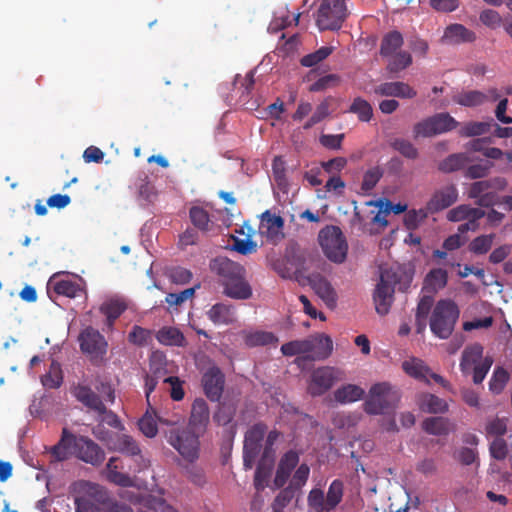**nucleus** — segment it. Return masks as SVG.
<instances>
[{
  "mask_svg": "<svg viewBox=\"0 0 512 512\" xmlns=\"http://www.w3.org/2000/svg\"><path fill=\"white\" fill-rule=\"evenodd\" d=\"M332 52V47L323 46L315 52L303 56L300 60V63L304 67H313L325 60Z\"/></svg>",
  "mask_w": 512,
  "mask_h": 512,
  "instance_id": "51",
  "label": "nucleus"
},
{
  "mask_svg": "<svg viewBox=\"0 0 512 512\" xmlns=\"http://www.w3.org/2000/svg\"><path fill=\"white\" fill-rule=\"evenodd\" d=\"M144 506L154 512H179L173 506L168 504L162 497L149 495L144 500Z\"/></svg>",
  "mask_w": 512,
  "mask_h": 512,
  "instance_id": "53",
  "label": "nucleus"
},
{
  "mask_svg": "<svg viewBox=\"0 0 512 512\" xmlns=\"http://www.w3.org/2000/svg\"><path fill=\"white\" fill-rule=\"evenodd\" d=\"M402 369L410 377L425 382L426 384H430L429 378H431L442 387L446 389L450 388V383L447 380L441 375L432 372L425 362L419 358L412 357L405 360L402 363Z\"/></svg>",
  "mask_w": 512,
  "mask_h": 512,
  "instance_id": "11",
  "label": "nucleus"
},
{
  "mask_svg": "<svg viewBox=\"0 0 512 512\" xmlns=\"http://www.w3.org/2000/svg\"><path fill=\"white\" fill-rule=\"evenodd\" d=\"M267 426L263 423L254 424L245 434L244 447L251 454L258 455L262 446Z\"/></svg>",
  "mask_w": 512,
  "mask_h": 512,
  "instance_id": "27",
  "label": "nucleus"
},
{
  "mask_svg": "<svg viewBox=\"0 0 512 512\" xmlns=\"http://www.w3.org/2000/svg\"><path fill=\"white\" fill-rule=\"evenodd\" d=\"M494 239L493 233L477 236L469 243L468 249L475 255H484L492 248Z\"/></svg>",
  "mask_w": 512,
  "mask_h": 512,
  "instance_id": "43",
  "label": "nucleus"
},
{
  "mask_svg": "<svg viewBox=\"0 0 512 512\" xmlns=\"http://www.w3.org/2000/svg\"><path fill=\"white\" fill-rule=\"evenodd\" d=\"M299 463V454L294 450L287 451L280 459L276 470L274 484L276 487H283L288 481L291 472Z\"/></svg>",
  "mask_w": 512,
  "mask_h": 512,
  "instance_id": "20",
  "label": "nucleus"
},
{
  "mask_svg": "<svg viewBox=\"0 0 512 512\" xmlns=\"http://www.w3.org/2000/svg\"><path fill=\"white\" fill-rule=\"evenodd\" d=\"M455 103L465 107H476L484 104L488 96L478 90L462 92L453 97Z\"/></svg>",
  "mask_w": 512,
  "mask_h": 512,
  "instance_id": "37",
  "label": "nucleus"
},
{
  "mask_svg": "<svg viewBox=\"0 0 512 512\" xmlns=\"http://www.w3.org/2000/svg\"><path fill=\"white\" fill-rule=\"evenodd\" d=\"M311 346L309 355L305 359L309 360H325L333 350V341L326 334H316L308 337Z\"/></svg>",
  "mask_w": 512,
  "mask_h": 512,
  "instance_id": "19",
  "label": "nucleus"
},
{
  "mask_svg": "<svg viewBox=\"0 0 512 512\" xmlns=\"http://www.w3.org/2000/svg\"><path fill=\"white\" fill-rule=\"evenodd\" d=\"M340 82V77L336 74H328L321 78H319L316 82H314L310 87V92H320L324 91L327 88L337 86Z\"/></svg>",
  "mask_w": 512,
  "mask_h": 512,
  "instance_id": "60",
  "label": "nucleus"
},
{
  "mask_svg": "<svg viewBox=\"0 0 512 512\" xmlns=\"http://www.w3.org/2000/svg\"><path fill=\"white\" fill-rule=\"evenodd\" d=\"M283 226V218L267 210L261 215L259 233L265 237L267 241L277 244L284 238Z\"/></svg>",
  "mask_w": 512,
  "mask_h": 512,
  "instance_id": "14",
  "label": "nucleus"
},
{
  "mask_svg": "<svg viewBox=\"0 0 512 512\" xmlns=\"http://www.w3.org/2000/svg\"><path fill=\"white\" fill-rule=\"evenodd\" d=\"M207 316L215 325H229L236 321V312L232 305L216 303L208 311Z\"/></svg>",
  "mask_w": 512,
  "mask_h": 512,
  "instance_id": "25",
  "label": "nucleus"
},
{
  "mask_svg": "<svg viewBox=\"0 0 512 512\" xmlns=\"http://www.w3.org/2000/svg\"><path fill=\"white\" fill-rule=\"evenodd\" d=\"M492 167L493 163L489 161H486L485 163L473 164L467 167L464 176L469 179H481L489 174Z\"/></svg>",
  "mask_w": 512,
  "mask_h": 512,
  "instance_id": "58",
  "label": "nucleus"
},
{
  "mask_svg": "<svg viewBox=\"0 0 512 512\" xmlns=\"http://www.w3.org/2000/svg\"><path fill=\"white\" fill-rule=\"evenodd\" d=\"M152 332L141 326L135 325L128 334L129 342L137 346H145L151 339Z\"/></svg>",
  "mask_w": 512,
  "mask_h": 512,
  "instance_id": "54",
  "label": "nucleus"
},
{
  "mask_svg": "<svg viewBox=\"0 0 512 512\" xmlns=\"http://www.w3.org/2000/svg\"><path fill=\"white\" fill-rule=\"evenodd\" d=\"M307 502L308 506L315 512H330L326 505V497L321 489H312L308 494Z\"/></svg>",
  "mask_w": 512,
  "mask_h": 512,
  "instance_id": "50",
  "label": "nucleus"
},
{
  "mask_svg": "<svg viewBox=\"0 0 512 512\" xmlns=\"http://www.w3.org/2000/svg\"><path fill=\"white\" fill-rule=\"evenodd\" d=\"M318 242L324 255L336 264L343 263L347 258L348 243L338 226L327 225L319 231Z\"/></svg>",
  "mask_w": 512,
  "mask_h": 512,
  "instance_id": "4",
  "label": "nucleus"
},
{
  "mask_svg": "<svg viewBox=\"0 0 512 512\" xmlns=\"http://www.w3.org/2000/svg\"><path fill=\"white\" fill-rule=\"evenodd\" d=\"M139 430L148 438H153L157 435L158 427L154 417L149 413V410L138 421Z\"/></svg>",
  "mask_w": 512,
  "mask_h": 512,
  "instance_id": "56",
  "label": "nucleus"
},
{
  "mask_svg": "<svg viewBox=\"0 0 512 512\" xmlns=\"http://www.w3.org/2000/svg\"><path fill=\"white\" fill-rule=\"evenodd\" d=\"M443 38L450 43L472 42L475 34L461 24H452L446 28Z\"/></svg>",
  "mask_w": 512,
  "mask_h": 512,
  "instance_id": "32",
  "label": "nucleus"
},
{
  "mask_svg": "<svg viewBox=\"0 0 512 512\" xmlns=\"http://www.w3.org/2000/svg\"><path fill=\"white\" fill-rule=\"evenodd\" d=\"M484 347L480 343L467 345L462 351L460 370L464 375L472 374L473 383L481 384L493 365L491 356L483 357Z\"/></svg>",
  "mask_w": 512,
  "mask_h": 512,
  "instance_id": "3",
  "label": "nucleus"
},
{
  "mask_svg": "<svg viewBox=\"0 0 512 512\" xmlns=\"http://www.w3.org/2000/svg\"><path fill=\"white\" fill-rule=\"evenodd\" d=\"M138 196L147 204L154 203L157 198V192L153 184L148 181L142 182L138 188Z\"/></svg>",
  "mask_w": 512,
  "mask_h": 512,
  "instance_id": "64",
  "label": "nucleus"
},
{
  "mask_svg": "<svg viewBox=\"0 0 512 512\" xmlns=\"http://www.w3.org/2000/svg\"><path fill=\"white\" fill-rule=\"evenodd\" d=\"M390 390L391 386L386 382L374 384L364 402V411L370 415L383 414L389 408L387 396Z\"/></svg>",
  "mask_w": 512,
  "mask_h": 512,
  "instance_id": "13",
  "label": "nucleus"
},
{
  "mask_svg": "<svg viewBox=\"0 0 512 512\" xmlns=\"http://www.w3.org/2000/svg\"><path fill=\"white\" fill-rule=\"evenodd\" d=\"M459 315L460 310L454 301L439 300L431 313L429 321L431 332L439 339H448L454 331Z\"/></svg>",
  "mask_w": 512,
  "mask_h": 512,
  "instance_id": "2",
  "label": "nucleus"
},
{
  "mask_svg": "<svg viewBox=\"0 0 512 512\" xmlns=\"http://www.w3.org/2000/svg\"><path fill=\"white\" fill-rule=\"evenodd\" d=\"M73 394L75 398L87 408L95 412H105V405L99 395H97L90 387L78 385L74 388Z\"/></svg>",
  "mask_w": 512,
  "mask_h": 512,
  "instance_id": "26",
  "label": "nucleus"
},
{
  "mask_svg": "<svg viewBox=\"0 0 512 512\" xmlns=\"http://www.w3.org/2000/svg\"><path fill=\"white\" fill-rule=\"evenodd\" d=\"M41 382L45 388H59L63 382V375L60 365L56 362H52L49 371L41 377Z\"/></svg>",
  "mask_w": 512,
  "mask_h": 512,
  "instance_id": "44",
  "label": "nucleus"
},
{
  "mask_svg": "<svg viewBox=\"0 0 512 512\" xmlns=\"http://www.w3.org/2000/svg\"><path fill=\"white\" fill-rule=\"evenodd\" d=\"M416 404L422 412L430 414H443L449 408L446 400L427 392L419 393L416 396Z\"/></svg>",
  "mask_w": 512,
  "mask_h": 512,
  "instance_id": "24",
  "label": "nucleus"
},
{
  "mask_svg": "<svg viewBox=\"0 0 512 512\" xmlns=\"http://www.w3.org/2000/svg\"><path fill=\"white\" fill-rule=\"evenodd\" d=\"M236 408L231 403H220L213 419L218 425L225 426L234 418Z\"/></svg>",
  "mask_w": 512,
  "mask_h": 512,
  "instance_id": "52",
  "label": "nucleus"
},
{
  "mask_svg": "<svg viewBox=\"0 0 512 512\" xmlns=\"http://www.w3.org/2000/svg\"><path fill=\"white\" fill-rule=\"evenodd\" d=\"M364 393L361 387L354 384H347L334 392V398L337 402L345 404L360 400Z\"/></svg>",
  "mask_w": 512,
  "mask_h": 512,
  "instance_id": "33",
  "label": "nucleus"
},
{
  "mask_svg": "<svg viewBox=\"0 0 512 512\" xmlns=\"http://www.w3.org/2000/svg\"><path fill=\"white\" fill-rule=\"evenodd\" d=\"M202 433L187 426L172 427L167 433L168 443L186 460L193 461L199 454V437Z\"/></svg>",
  "mask_w": 512,
  "mask_h": 512,
  "instance_id": "5",
  "label": "nucleus"
},
{
  "mask_svg": "<svg viewBox=\"0 0 512 512\" xmlns=\"http://www.w3.org/2000/svg\"><path fill=\"white\" fill-rule=\"evenodd\" d=\"M490 124L487 122L470 121L464 123L458 131L461 137L480 136L489 131Z\"/></svg>",
  "mask_w": 512,
  "mask_h": 512,
  "instance_id": "47",
  "label": "nucleus"
},
{
  "mask_svg": "<svg viewBox=\"0 0 512 512\" xmlns=\"http://www.w3.org/2000/svg\"><path fill=\"white\" fill-rule=\"evenodd\" d=\"M374 93L378 96L398 97L402 99H412L417 95L413 87L401 81L381 83L374 88Z\"/></svg>",
  "mask_w": 512,
  "mask_h": 512,
  "instance_id": "18",
  "label": "nucleus"
},
{
  "mask_svg": "<svg viewBox=\"0 0 512 512\" xmlns=\"http://www.w3.org/2000/svg\"><path fill=\"white\" fill-rule=\"evenodd\" d=\"M382 177V171L379 167H374L366 171L363 177L361 188L368 192L372 190Z\"/></svg>",
  "mask_w": 512,
  "mask_h": 512,
  "instance_id": "61",
  "label": "nucleus"
},
{
  "mask_svg": "<svg viewBox=\"0 0 512 512\" xmlns=\"http://www.w3.org/2000/svg\"><path fill=\"white\" fill-rule=\"evenodd\" d=\"M189 218L193 226L202 232H209L214 226L209 212L201 206H192L189 209Z\"/></svg>",
  "mask_w": 512,
  "mask_h": 512,
  "instance_id": "29",
  "label": "nucleus"
},
{
  "mask_svg": "<svg viewBox=\"0 0 512 512\" xmlns=\"http://www.w3.org/2000/svg\"><path fill=\"white\" fill-rule=\"evenodd\" d=\"M329 107H330V104H329L328 100L322 101L316 107V110L314 111L313 115L304 124L303 128L308 130V129L312 128L314 125H316L319 122H321L326 117H328L329 114H330Z\"/></svg>",
  "mask_w": 512,
  "mask_h": 512,
  "instance_id": "55",
  "label": "nucleus"
},
{
  "mask_svg": "<svg viewBox=\"0 0 512 512\" xmlns=\"http://www.w3.org/2000/svg\"><path fill=\"white\" fill-rule=\"evenodd\" d=\"M125 310V303L118 299H111L106 301L100 307L101 313L104 314L107 318L106 322L108 327H112L115 320L119 318Z\"/></svg>",
  "mask_w": 512,
  "mask_h": 512,
  "instance_id": "35",
  "label": "nucleus"
},
{
  "mask_svg": "<svg viewBox=\"0 0 512 512\" xmlns=\"http://www.w3.org/2000/svg\"><path fill=\"white\" fill-rule=\"evenodd\" d=\"M336 380L335 370L331 367H320L313 371L308 391L312 396H320L327 392Z\"/></svg>",
  "mask_w": 512,
  "mask_h": 512,
  "instance_id": "15",
  "label": "nucleus"
},
{
  "mask_svg": "<svg viewBox=\"0 0 512 512\" xmlns=\"http://www.w3.org/2000/svg\"><path fill=\"white\" fill-rule=\"evenodd\" d=\"M509 378V373L503 367L497 366L489 381V390L493 394H500L508 383Z\"/></svg>",
  "mask_w": 512,
  "mask_h": 512,
  "instance_id": "46",
  "label": "nucleus"
},
{
  "mask_svg": "<svg viewBox=\"0 0 512 512\" xmlns=\"http://www.w3.org/2000/svg\"><path fill=\"white\" fill-rule=\"evenodd\" d=\"M392 147L398 151L401 155L408 159H416L418 157L417 148L406 139H395L392 142Z\"/></svg>",
  "mask_w": 512,
  "mask_h": 512,
  "instance_id": "57",
  "label": "nucleus"
},
{
  "mask_svg": "<svg viewBox=\"0 0 512 512\" xmlns=\"http://www.w3.org/2000/svg\"><path fill=\"white\" fill-rule=\"evenodd\" d=\"M195 288H187L179 293L167 294L165 301L170 306H178L194 296Z\"/></svg>",
  "mask_w": 512,
  "mask_h": 512,
  "instance_id": "63",
  "label": "nucleus"
},
{
  "mask_svg": "<svg viewBox=\"0 0 512 512\" xmlns=\"http://www.w3.org/2000/svg\"><path fill=\"white\" fill-rule=\"evenodd\" d=\"M156 339L167 346H183L185 342L184 335L175 327L161 328L156 334Z\"/></svg>",
  "mask_w": 512,
  "mask_h": 512,
  "instance_id": "34",
  "label": "nucleus"
},
{
  "mask_svg": "<svg viewBox=\"0 0 512 512\" xmlns=\"http://www.w3.org/2000/svg\"><path fill=\"white\" fill-rule=\"evenodd\" d=\"M411 63V55L406 51H401L392 55L388 62L387 70L392 73H397L407 68Z\"/></svg>",
  "mask_w": 512,
  "mask_h": 512,
  "instance_id": "48",
  "label": "nucleus"
},
{
  "mask_svg": "<svg viewBox=\"0 0 512 512\" xmlns=\"http://www.w3.org/2000/svg\"><path fill=\"white\" fill-rule=\"evenodd\" d=\"M422 429L435 436H445L455 430V425L444 417H429L422 422Z\"/></svg>",
  "mask_w": 512,
  "mask_h": 512,
  "instance_id": "28",
  "label": "nucleus"
},
{
  "mask_svg": "<svg viewBox=\"0 0 512 512\" xmlns=\"http://www.w3.org/2000/svg\"><path fill=\"white\" fill-rule=\"evenodd\" d=\"M272 173L274 181L279 189L286 191L288 188V179L286 177V163L281 156H276L272 162Z\"/></svg>",
  "mask_w": 512,
  "mask_h": 512,
  "instance_id": "45",
  "label": "nucleus"
},
{
  "mask_svg": "<svg viewBox=\"0 0 512 512\" xmlns=\"http://www.w3.org/2000/svg\"><path fill=\"white\" fill-rule=\"evenodd\" d=\"M344 495V483L340 479H335L329 485L326 494V505L330 512L333 511L342 501Z\"/></svg>",
  "mask_w": 512,
  "mask_h": 512,
  "instance_id": "41",
  "label": "nucleus"
},
{
  "mask_svg": "<svg viewBox=\"0 0 512 512\" xmlns=\"http://www.w3.org/2000/svg\"><path fill=\"white\" fill-rule=\"evenodd\" d=\"M457 200L458 190L455 185L450 184L433 193L427 202V209L430 214H434L452 206Z\"/></svg>",
  "mask_w": 512,
  "mask_h": 512,
  "instance_id": "16",
  "label": "nucleus"
},
{
  "mask_svg": "<svg viewBox=\"0 0 512 512\" xmlns=\"http://www.w3.org/2000/svg\"><path fill=\"white\" fill-rule=\"evenodd\" d=\"M117 460L118 458L112 457L107 463L108 480L121 487H131L133 485L132 478L128 474L118 471L117 465L114 464Z\"/></svg>",
  "mask_w": 512,
  "mask_h": 512,
  "instance_id": "39",
  "label": "nucleus"
},
{
  "mask_svg": "<svg viewBox=\"0 0 512 512\" xmlns=\"http://www.w3.org/2000/svg\"><path fill=\"white\" fill-rule=\"evenodd\" d=\"M430 214L427 206L418 210L412 209L406 212L404 216V224L407 229H416Z\"/></svg>",
  "mask_w": 512,
  "mask_h": 512,
  "instance_id": "49",
  "label": "nucleus"
},
{
  "mask_svg": "<svg viewBox=\"0 0 512 512\" xmlns=\"http://www.w3.org/2000/svg\"><path fill=\"white\" fill-rule=\"evenodd\" d=\"M225 378L217 367L209 368L202 377V385L206 396L211 401H219L224 390Z\"/></svg>",
  "mask_w": 512,
  "mask_h": 512,
  "instance_id": "17",
  "label": "nucleus"
},
{
  "mask_svg": "<svg viewBox=\"0 0 512 512\" xmlns=\"http://www.w3.org/2000/svg\"><path fill=\"white\" fill-rule=\"evenodd\" d=\"M395 284V273L389 270L381 272L380 281L377 284L373 296L376 312L381 316L388 314L390 311L394 300Z\"/></svg>",
  "mask_w": 512,
  "mask_h": 512,
  "instance_id": "8",
  "label": "nucleus"
},
{
  "mask_svg": "<svg viewBox=\"0 0 512 512\" xmlns=\"http://www.w3.org/2000/svg\"><path fill=\"white\" fill-rule=\"evenodd\" d=\"M311 346L308 341V337L300 340H293L287 343H284L281 346V353L284 356L292 357L295 355H309Z\"/></svg>",
  "mask_w": 512,
  "mask_h": 512,
  "instance_id": "42",
  "label": "nucleus"
},
{
  "mask_svg": "<svg viewBox=\"0 0 512 512\" xmlns=\"http://www.w3.org/2000/svg\"><path fill=\"white\" fill-rule=\"evenodd\" d=\"M209 418L210 411L207 402L202 398L194 400L188 426L197 432L204 433L209 423Z\"/></svg>",
  "mask_w": 512,
  "mask_h": 512,
  "instance_id": "21",
  "label": "nucleus"
},
{
  "mask_svg": "<svg viewBox=\"0 0 512 512\" xmlns=\"http://www.w3.org/2000/svg\"><path fill=\"white\" fill-rule=\"evenodd\" d=\"M458 126L459 122L449 113L440 112L417 122L413 127V137L431 138L453 131Z\"/></svg>",
  "mask_w": 512,
  "mask_h": 512,
  "instance_id": "6",
  "label": "nucleus"
},
{
  "mask_svg": "<svg viewBox=\"0 0 512 512\" xmlns=\"http://www.w3.org/2000/svg\"><path fill=\"white\" fill-rule=\"evenodd\" d=\"M79 290V285L71 280H60L54 284L55 293L69 298L76 297Z\"/></svg>",
  "mask_w": 512,
  "mask_h": 512,
  "instance_id": "59",
  "label": "nucleus"
},
{
  "mask_svg": "<svg viewBox=\"0 0 512 512\" xmlns=\"http://www.w3.org/2000/svg\"><path fill=\"white\" fill-rule=\"evenodd\" d=\"M108 449L122 453L134 458L136 468L134 471H141L148 467V461L141 454V449L136 440L126 434H116L107 443Z\"/></svg>",
  "mask_w": 512,
  "mask_h": 512,
  "instance_id": "10",
  "label": "nucleus"
},
{
  "mask_svg": "<svg viewBox=\"0 0 512 512\" xmlns=\"http://www.w3.org/2000/svg\"><path fill=\"white\" fill-rule=\"evenodd\" d=\"M402 45V34L398 31H391L382 39L380 54L384 57L392 56Z\"/></svg>",
  "mask_w": 512,
  "mask_h": 512,
  "instance_id": "38",
  "label": "nucleus"
},
{
  "mask_svg": "<svg viewBox=\"0 0 512 512\" xmlns=\"http://www.w3.org/2000/svg\"><path fill=\"white\" fill-rule=\"evenodd\" d=\"M74 455L93 466L100 465L105 459V453L102 448L93 440L84 436H75Z\"/></svg>",
  "mask_w": 512,
  "mask_h": 512,
  "instance_id": "12",
  "label": "nucleus"
},
{
  "mask_svg": "<svg viewBox=\"0 0 512 512\" xmlns=\"http://www.w3.org/2000/svg\"><path fill=\"white\" fill-rule=\"evenodd\" d=\"M309 282L315 293L325 302L329 308H334L337 295L330 282L321 275H312Z\"/></svg>",
  "mask_w": 512,
  "mask_h": 512,
  "instance_id": "23",
  "label": "nucleus"
},
{
  "mask_svg": "<svg viewBox=\"0 0 512 512\" xmlns=\"http://www.w3.org/2000/svg\"><path fill=\"white\" fill-rule=\"evenodd\" d=\"M348 111L356 114L361 122H369L373 117L372 105L362 97L354 98Z\"/></svg>",
  "mask_w": 512,
  "mask_h": 512,
  "instance_id": "40",
  "label": "nucleus"
},
{
  "mask_svg": "<svg viewBox=\"0 0 512 512\" xmlns=\"http://www.w3.org/2000/svg\"><path fill=\"white\" fill-rule=\"evenodd\" d=\"M75 450V435L67 428H63L62 435L57 444L50 448V454L54 461L62 462L70 458Z\"/></svg>",
  "mask_w": 512,
  "mask_h": 512,
  "instance_id": "22",
  "label": "nucleus"
},
{
  "mask_svg": "<svg viewBox=\"0 0 512 512\" xmlns=\"http://www.w3.org/2000/svg\"><path fill=\"white\" fill-rule=\"evenodd\" d=\"M309 475L310 467L305 463L301 464L293 474L290 486L294 489H300L306 484Z\"/></svg>",
  "mask_w": 512,
  "mask_h": 512,
  "instance_id": "62",
  "label": "nucleus"
},
{
  "mask_svg": "<svg viewBox=\"0 0 512 512\" xmlns=\"http://www.w3.org/2000/svg\"><path fill=\"white\" fill-rule=\"evenodd\" d=\"M345 0H322L316 15L320 30H339L348 17Z\"/></svg>",
  "mask_w": 512,
  "mask_h": 512,
  "instance_id": "7",
  "label": "nucleus"
},
{
  "mask_svg": "<svg viewBox=\"0 0 512 512\" xmlns=\"http://www.w3.org/2000/svg\"><path fill=\"white\" fill-rule=\"evenodd\" d=\"M80 349L92 362H100L107 353L108 343L100 332L92 327L85 328L78 337Z\"/></svg>",
  "mask_w": 512,
  "mask_h": 512,
  "instance_id": "9",
  "label": "nucleus"
},
{
  "mask_svg": "<svg viewBox=\"0 0 512 512\" xmlns=\"http://www.w3.org/2000/svg\"><path fill=\"white\" fill-rule=\"evenodd\" d=\"M448 281L447 271L441 268L432 269L425 277L423 290L436 293L443 289Z\"/></svg>",
  "mask_w": 512,
  "mask_h": 512,
  "instance_id": "31",
  "label": "nucleus"
},
{
  "mask_svg": "<svg viewBox=\"0 0 512 512\" xmlns=\"http://www.w3.org/2000/svg\"><path fill=\"white\" fill-rule=\"evenodd\" d=\"M468 162L470 158L466 153H455L442 160L438 169L444 173H451L462 169Z\"/></svg>",
  "mask_w": 512,
  "mask_h": 512,
  "instance_id": "36",
  "label": "nucleus"
},
{
  "mask_svg": "<svg viewBox=\"0 0 512 512\" xmlns=\"http://www.w3.org/2000/svg\"><path fill=\"white\" fill-rule=\"evenodd\" d=\"M244 343L247 347H258L266 345H276L278 338L272 332L251 331L243 332Z\"/></svg>",
  "mask_w": 512,
  "mask_h": 512,
  "instance_id": "30",
  "label": "nucleus"
},
{
  "mask_svg": "<svg viewBox=\"0 0 512 512\" xmlns=\"http://www.w3.org/2000/svg\"><path fill=\"white\" fill-rule=\"evenodd\" d=\"M212 273L216 274L224 286V294L233 299H249L252 289L245 280V269L225 256L213 258L209 263Z\"/></svg>",
  "mask_w": 512,
  "mask_h": 512,
  "instance_id": "1",
  "label": "nucleus"
}]
</instances>
